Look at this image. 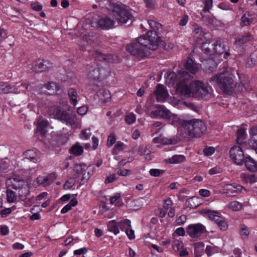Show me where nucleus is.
Listing matches in <instances>:
<instances>
[{"label":"nucleus","mask_w":257,"mask_h":257,"mask_svg":"<svg viewBox=\"0 0 257 257\" xmlns=\"http://www.w3.org/2000/svg\"><path fill=\"white\" fill-rule=\"evenodd\" d=\"M7 200L9 202H14L16 201L17 197L15 194L11 189H7Z\"/></svg>","instance_id":"3c124183"},{"label":"nucleus","mask_w":257,"mask_h":257,"mask_svg":"<svg viewBox=\"0 0 257 257\" xmlns=\"http://www.w3.org/2000/svg\"><path fill=\"white\" fill-rule=\"evenodd\" d=\"M78 201L76 198L71 199L69 203L66 204L61 210V212L62 214L66 213L69 210H70L72 207L76 206L77 204Z\"/></svg>","instance_id":"f704fd0d"},{"label":"nucleus","mask_w":257,"mask_h":257,"mask_svg":"<svg viewBox=\"0 0 257 257\" xmlns=\"http://www.w3.org/2000/svg\"><path fill=\"white\" fill-rule=\"evenodd\" d=\"M115 136L113 134H111L107 139V144L108 146H111L115 143Z\"/></svg>","instance_id":"0e129e2a"},{"label":"nucleus","mask_w":257,"mask_h":257,"mask_svg":"<svg viewBox=\"0 0 257 257\" xmlns=\"http://www.w3.org/2000/svg\"><path fill=\"white\" fill-rule=\"evenodd\" d=\"M164 170L158 169H151L149 171L150 174L152 176L158 177L164 173Z\"/></svg>","instance_id":"4d7b16f0"},{"label":"nucleus","mask_w":257,"mask_h":257,"mask_svg":"<svg viewBox=\"0 0 257 257\" xmlns=\"http://www.w3.org/2000/svg\"><path fill=\"white\" fill-rule=\"evenodd\" d=\"M34 211H38L36 213H34L30 216V219L32 220H39L41 218V214L40 212L42 211V209L40 208L39 205L34 206L31 210V213H33Z\"/></svg>","instance_id":"ea45409f"},{"label":"nucleus","mask_w":257,"mask_h":257,"mask_svg":"<svg viewBox=\"0 0 257 257\" xmlns=\"http://www.w3.org/2000/svg\"><path fill=\"white\" fill-rule=\"evenodd\" d=\"M131 221L127 219H124L119 221V226L120 229L123 230H126L127 228L131 227Z\"/></svg>","instance_id":"37998d69"},{"label":"nucleus","mask_w":257,"mask_h":257,"mask_svg":"<svg viewBox=\"0 0 257 257\" xmlns=\"http://www.w3.org/2000/svg\"><path fill=\"white\" fill-rule=\"evenodd\" d=\"M68 95L71 104L74 106H76L78 101L80 99L76 90L72 88L69 89L68 91Z\"/></svg>","instance_id":"5701e85b"},{"label":"nucleus","mask_w":257,"mask_h":257,"mask_svg":"<svg viewBox=\"0 0 257 257\" xmlns=\"http://www.w3.org/2000/svg\"><path fill=\"white\" fill-rule=\"evenodd\" d=\"M156 98L158 101L164 102L169 96V94L165 87L162 84H158L155 91Z\"/></svg>","instance_id":"2eb2a0df"},{"label":"nucleus","mask_w":257,"mask_h":257,"mask_svg":"<svg viewBox=\"0 0 257 257\" xmlns=\"http://www.w3.org/2000/svg\"><path fill=\"white\" fill-rule=\"evenodd\" d=\"M234 76L226 69L218 73L210 79L212 84H216L224 93L230 94L236 86Z\"/></svg>","instance_id":"20e7f679"},{"label":"nucleus","mask_w":257,"mask_h":257,"mask_svg":"<svg viewBox=\"0 0 257 257\" xmlns=\"http://www.w3.org/2000/svg\"><path fill=\"white\" fill-rule=\"evenodd\" d=\"M202 51L208 55H220L224 52V48L217 40L210 42L206 41L202 45Z\"/></svg>","instance_id":"0eeeda50"},{"label":"nucleus","mask_w":257,"mask_h":257,"mask_svg":"<svg viewBox=\"0 0 257 257\" xmlns=\"http://www.w3.org/2000/svg\"><path fill=\"white\" fill-rule=\"evenodd\" d=\"M154 143L157 144V146L160 147L163 145H171L174 144V142L171 139L165 138L162 136L156 137L153 139Z\"/></svg>","instance_id":"a878e982"},{"label":"nucleus","mask_w":257,"mask_h":257,"mask_svg":"<svg viewBox=\"0 0 257 257\" xmlns=\"http://www.w3.org/2000/svg\"><path fill=\"white\" fill-rule=\"evenodd\" d=\"M76 181V178L75 177H70L66 181L64 185V189L65 190H69L74 185Z\"/></svg>","instance_id":"c03bdc74"},{"label":"nucleus","mask_w":257,"mask_h":257,"mask_svg":"<svg viewBox=\"0 0 257 257\" xmlns=\"http://www.w3.org/2000/svg\"><path fill=\"white\" fill-rule=\"evenodd\" d=\"M74 169L77 175L82 177L83 180H88L92 174L91 170L85 164H77Z\"/></svg>","instance_id":"f8f14e48"},{"label":"nucleus","mask_w":257,"mask_h":257,"mask_svg":"<svg viewBox=\"0 0 257 257\" xmlns=\"http://www.w3.org/2000/svg\"><path fill=\"white\" fill-rule=\"evenodd\" d=\"M91 136L90 130L89 128L82 130L79 135L80 139L83 140H87Z\"/></svg>","instance_id":"6e6d98bb"},{"label":"nucleus","mask_w":257,"mask_h":257,"mask_svg":"<svg viewBox=\"0 0 257 257\" xmlns=\"http://www.w3.org/2000/svg\"><path fill=\"white\" fill-rule=\"evenodd\" d=\"M109 15L119 24H131L134 20L133 11L122 4H111Z\"/></svg>","instance_id":"7ed1b4c3"},{"label":"nucleus","mask_w":257,"mask_h":257,"mask_svg":"<svg viewBox=\"0 0 257 257\" xmlns=\"http://www.w3.org/2000/svg\"><path fill=\"white\" fill-rule=\"evenodd\" d=\"M207 85L199 80L192 81L189 85L185 81L180 82L176 86L175 93L185 97L205 96L208 93Z\"/></svg>","instance_id":"f03ea898"},{"label":"nucleus","mask_w":257,"mask_h":257,"mask_svg":"<svg viewBox=\"0 0 257 257\" xmlns=\"http://www.w3.org/2000/svg\"><path fill=\"white\" fill-rule=\"evenodd\" d=\"M243 179L245 183L252 184L257 182V174L244 175Z\"/></svg>","instance_id":"79ce46f5"},{"label":"nucleus","mask_w":257,"mask_h":257,"mask_svg":"<svg viewBox=\"0 0 257 257\" xmlns=\"http://www.w3.org/2000/svg\"><path fill=\"white\" fill-rule=\"evenodd\" d=\"M44 87L47 90L48 93L50 95L55 94L59 89L58 85L54 82L46 83Z\"/></svg>","instance_id":"473e14b6"},{"label":"nucleus","mask_w":257,"mask_h":257,"mask_svg":"<svg viewBox=\"0 0 257 257\" xmlns=\"http://www.w3.org/2000/svg\"><path fill=\"white\" fill-rule=\"evenodd\" d=\"M125 233L130 239H133L135 238V232L131 227L125 230Z\"/></svg>","instance_id":"e2e57ef3"},{"label":"nucleus","mask_w":257,"mask_h":257,"mask_svg":"<svg viewBox=\"0 0 257 257\" xmlns=\"http://www.w3.org/2000/svg\"><path fill=\"white\" fill-rule=\"evenodd\" d=\"M25 157L30 161L36 163L39 159V153L37 150H30L24 153Z\"/></svg>","instance_id":"393cba45"},{"label":"nucleus","mask_w":257,"mask_h":257,"mask_svg":"<svg viewBox=\"0 0 257 257\" xmlns=\"http://www.w3.org/2000/svg\"><path fill=\"white\" fill-rule=\"evenodd\" d=\"M48 62L42 59H39L35 62L34 70L38 72H41L47 70L48 67L47 66Z\"/></svg>","instance_id":"b1692460"},{"label":"nucleus","mask_w":257,"mask_h":257,"mask_svg":"<svg viewBox=\"0 0 257 257\" xmlns=\"http://www.w3.org/2000/svg\"><path fill=\"white\" fill-rule=\"evenodd\" d=\"M13 86L15 88V90H16V92H13V93L15 94H18L21 92L26 93V91H30L31 87L29 84L25 82H18L15 85H13Z\"/></svg>","instance_id":"4be33fe9"},{"label":"nucleus","mask_w":257,"mask_h":257,"mask_svg":"<svg viewBox=\"0 0 257 257\" xmlns=\"http://www.w3.org/2000/svg\"><path fill=\"white\" fill-rule=\"evenodd\" d=\"M249 134L251 137L249 140V144L257 153V126L252 127L249 131Z\"/></svg>","instance_id":"6ab92c4d"},{"label":"nucleus","mask_w":257,"mask_h":257,"mask_svg":"<svg viewBox=\"0 0 257 257\" xmlns=\"http://www.w3.org/2000/svg\"><path fill=\"white\" fill-rule=\"evenodd\" d=\"M201 213L215 222L220 219V217L216 212L204 209L201 211Z\"/></svg>","instance_id":"2f4dec72"},{"label":"nucleus","mask_w":257,"mask_h":257,"mask_svg":"<svg viewBox=\"0 0 257 257\" xmlns=\"http://www.w3.org/2000/svg\"><path fill=\"white\" fill-rule=\"evenodd\" d=\"M198 200V198L195 197H192L188 199V205L190 206V207L191 208H196L199 204H195V203L197 202Z\"/></svg>","instance_id":"bf43d9fd"},{"label":"nucleus","mask_w":257,"mask_h":257,"mask_svg":"<svg viewBox=\"0 0 257 257\" xmlns=\"http://www.w3.org/2000/svg\"><path fill=\"white\" fill-rule=\"evenodd\" d=\"M51 128H52V127L47 120L43 118H39L38 119L37 129L38 132L41 135H45L46 132H48L49 129Z\"/></svg>","instance_id":"dca6fc26"},{"label":"nucleus","mask_w":257,"mask_h":257,"mask_svg":"<svg viewBox=\"0 0 257 257\" xmlns=\"http://www.w3.org/2000/svg\"><path fill=\"white\" fill-rule=\"evenodd\" d=\"M185 68L192 74H195L199 68V65L194 62L192 59L188 58L185 64Z\"/></svg>","instance_id":"aec40b11"},{"label":"nucleus","mask_w":257,"mask_h":257,"mask_svg":"<svg viewBox=\"0 0 257 257\" xmlns=\"http://www.w3.org/2000/svg\"><path fill=\"white\" fill-rule=\"evenodd\" d=\"M231 160L237 165H241L245 158L242 149L238 146L232 147L229 151Z\"/></svg>","instance_id":"9d476101"},{"label":"nucleus","mask_w":257,"mask_h":257,"mask_svg":"<svg viewBox=\"0 0 257 257\" xmlns=\"http://www.w3.org/2000/svg\"><path fill=\"white\" fill-rule=\"evenodd\" d=\"M17 190L20 196H25L30 192V187L27 182L20 180Z\"/></svg>","instance_id":"a211bd4d"},{"label":"nucleus","mask_w":257,"mask_h":257,"mask_svg":"<svg viewBox=\"0 0 257 257\" xmlns=\"http://www.w3.org/2000/svg\"><path fill=\"white\" fill-rule=\"evenodd\" d=\"M103 71V70H101L99 67L92 68L89 71L88 77L94 80L103 78L104 77Z\"/></svg>","instance_id":"f3484780"},{"label":"nucleus","mask_w":257,"mask_h":257,"mask_svg":"<svg viewBox=\"0 0 257 257\" xmlns=\"http://www.w3.org/2000/svg\"><path fill=\"white\" fill-rule=\"evenodd\" d=\"M215 152V149L212 147H208L203 150V153L205 156H209L212 155Z\"/></svg>","instance_id":"052dcab7"},{"label":"nucleus","mask_w":257,"mask_h":257,"mask_svg":"<svg viewBox=\"0 0 257 257\" xmlns=\"http://www.w3.org/2000/svg\"><path fill=\"white\" fill-rule=\"evenodd\" d=\"M199 195L203 197H207L210 195V191L207 189H201L199 191Z\"/></svg>","instance_id":"69168bd1"},{"label":"nucleus","mask_w":257,"mask_h":257,"mask_svg":"<svg viewBox=\"0 0 257 257\" xmlns=\"http://www.w3.org/2000/svg\"><path fill=\"white\" fill-rule=\"evenodd\" d=\"M97 95L99 97V100L104 103L108 101L111 97L110 93L107 89L100 90L97 93Z\"/></svg>","instance_id":"c756f323"},{"label":"nucleus","mask_w":257,"mask_h":257,"mask_svg":"<svg viewBox=\"0 0 257 257\" xmlns=\"http://www.w3.org/2000/svg\"><path fill=\"white\" fill-rule=\"evenodd\" d=\"M213 0H205V6L203 9V12L207 13L211 9L213 5Z\"/></svg>","instance_id":"13d9d810"},{"label":"nucleus","mask_w":257,"mask_h":257,"mask_svg":"<svg viewBox=\"0 0 257 257\" xmlns=\"http://www.w3.org/2000/svg\"><path fill=\"white\" fill-rule=\"evenodd\" d=\"M218 227L222 230H225L228 228V224L227 222L224 221L221 217L220 219L216 221Z\"/></svg>","instance_id":"5fc2aeb1"},{"label":"nucleus","mask_w":257,"mask_h":257,"mask_svg":"<svg viewBox=\"0 0 257 257\" xmlns=\"http://www.w3.org/2000/svg\"><path fill=\"white\" fill-rule=\"evenodd\" d=\"M116 22L110 15L104 18L97 19L93 18L91 21V26L95 28H100L103 30H108L112 28Z\"/></svg>","instance_id":"6e6552de"},{"label":"nucleus","mask_w":257,"mask_h":257,"mask_svg":"<svg viewBox=\"0 0 257 257\" xmlns=\"http://www.w3.org/2000/svg\"><path fill=\"white\" fill-rule=\"evenodd\" d=\"M234 189V186H233V184H228L224 185L220 191L221 193H233V190Z\"/></svg>","instance_id":"09e8293b"},{"label":"nucleus","mask_w":257,"mask_h":257,"mask_svg":"<svg viewBox=\"0 0 257 257\" xmlns=\"http://www.w3.org/2000/svg\"><path fill=\"white\" fill-rule=\"evenodd\" d=\"M205 251L208 256L218 251V248L213 245H207L205 248Z\"/></svg>","instance_id":"603ef678"},{"label":"nucleus","mask_w":257,"mask_h":257,"mask_svg":"<svg viewBox=\"0 0 257 257\" xmlns=\"http://www.w3.org/2000/svg\"><path fill=\"white\" fill-rule=\"evenodd\" d=\"M60 120L63 123L71 126L72 128H79L80 127V123L77 119L75 115L70 111L63 112Z\"/></svg>","instance_id":"1a4fd4ad"},{"label":"nucleus","mask_w":257,"mask_h":257,"mask_svg":"<svg viewBox=\"0 0 257 257\" xmlns=\"http://www.w3.org/2000/svg\"><path fill=\"white\" fill-rule=\"evenodd\" d=\"M222 171V170L221 168L218 167H215L210 169L209 170L208 173L210 175H215L221 173Z\"/></svg>","instance_id":"680f3d73"},{"label":"nucleus","mask_w":257,"mask_h":257,"mask_svg":"<svg viewBox=\"0 0 257 257\" xmlns=\"http://www.w3.org/2000/svg\"><path fill=\"white\" fill-rule=\"evenodd\" d=\"M180 121L181 122L178 123V128L182 127L191 137H199L206 130L203 121L200 119L184 121L180 119Z\"/></svg>","instance_id":"39448f33"},{"label":"nucleus","mask_w":257,"mask_h":257,"mask_svg":"<svg viewBox=\"0 0 257 257\" xmlns=\"http://www.w3.org/2000/svg\"><path fill=\"white\" fill-rule=\"evenodd\" d=\"M227 208L234 211H237L242 208V204L237 201L230 202L227 206Z\"/></svg>","instance_id":"58836bf2"},{"label":"nucleus","mask_w":257,"mask_h":257,"mask_svg":"<svg viewBox=\"0 0 257 257\" xmlns=\"http://www.w3.org/2000/svg\"><path fill=\"white\" fill-rule=\"evenodd\" d=\"M253 18L251 15L247 12H246L241 18L240 25L242 26H247L250 25L252 21Z\"/></svg>","instance_id":"7c9ffc66"},{"label":"nucleus","mask_w":257,"mask_h":257,"mask_svg":"<svg viewBox=\"0 0 257 257\" xmlns=\"http://www.w3.org/2000/svg\"><path fill=\"white\" fill-rule=\"evenodd\" d=\"M111 204H114L115 206H119L121 205L122 201L119 194H115L110 199Z\"/></svg>","instance_id":"49530a36"},{"label":"nucleus","mask_w":257,"mask_h":257,"mask_svg":"<svg viewBox=\"0 0 257 257\" xmlns=\"http://www.w3.org/2000/svg\"><path fill=\"white\" fill-rule=\"evenodd\" d=\"M244 164L247 170L251 172L257 171V162L250 157H246L244 159Z\"/></svg>","instance_id":"412c9836"},{"label":"nucleus","mask_w":257,"mask_h":257,"mask_svg":"<svg viewBox=\"0 0 257 257\" xmlns=\"http://www.w3.org/2000/svg\"><path fill=\"white\" fill-rule=\"evenodd\" d=\"M186 231L190 237L197 238L205 231V227L200 223L190 224Z\"/></svg>","instance_id":"9b49d317"},{"label":"nucleus","mask_w":257,"mask_h":257,"mask_svg":"<svg viewBox=\"0 0 257 257\" xmlns=\"http://www.w3.org/2000/svg\"><path fill=\"white\" fill-rule=\"evenodd\" d=\"M87 110V107L86 106H82L78 108L77 112L79 115H83L86 113Z\"/></svg>","instance_id":"774afa93"},{"label":"nucleus","mask_w":257,"mask_h":257,"mask_svg":"<svg viewBox=\"0 0 257 257\" xmlns=\"http://www.w3.org/2000/svg\"><path fill=\"white\" fill-rule=\"evenodd\" d=\"M148 24L151 30L147 35L140 37L126 46V51L139 59L149 56L150 51L156 49L162 42L160 36L162 25L154 20L148 21Z\"/></svg>","instance_id":"f257e3e1"},{"label":"nucleus","mask_w":257,"mask_h":257,"mask_svg":"<svg viewBox=\"0 0 257 257\" xmlns=\"http://www.w3.org/2000/svg\"><path fill=\"white\" fill-rule=\"evenodd\" d=\"M204 249V244L202 242L196 243L195 246V253L196 257L201 255L202 251Z\"/></svg>","instance_id":"8fccbe9b"},{"label":"nucleus","mask_w":257,"mask_h":257,"mask_svg":"<svg viewBox=\"0 0 257 257\" xmlns=\"http://www.w3.org/2000/svg\"><path fill=\"white\" fill-rule=\"evenodd\" d=\"M173 249L175 251H179L180 250L184 247V243L182 241L174 239L172 243Z\"/></svg>","instance_id":"de8ad7c7"},{"label":"nucleus","mask_w":257,"mask_h":257,"mask_svg":"<svg viewBox=\"0 0 257 257\" xmlns=\"http://www.w3.org/2000/svg\"><path fill=\"white\" fill-rule=\"evenodd\" d=\"M203 65L208 72H212L216 68V64L212 60L205 61Z\"/></svg>","instance_id":"4c0bfd02"},{"label":"nucleus","mask_w":257,"mask_h":257,"mask_svg":"<svg viewBox=\"0 0 257 257\" xmlns=\"http://www.w3.org/2000/svg\"><path fill=\"white\" fill-rule=\"evenodd\" d=\"M45 111L50 117L59 120L63 112L60 107L56 105H48L45 107Z\"/></svg>","instance_id":"4468645a"},{"label":"nucleus","mask_w":257,"mask_h":257,"mask_svg":"<svg viewBox=\"0 0 257 257\" xmlns=\"http://www.w3.org/2000/svg\"><path fill=\"white\" fill-rule=\"evenodd\" d=\"M250 61L251 63H250L249 62H248L247 63L249 67H252L257 64V51L253 52L250 55Z\"/></svg>","instance_id":"864d4df0"},{"label":"nucleus","mask_w":257,"mask_h":257,"mask_svg":"<svg viewBox=\"0 0 257 257\" xmlns=\"http://www.w3.org/2000/svg\"><path fill=\"white\" fill-rule=\"evenodd\" d=\"M185 160V157L182 155H176L168 159L166 162L170 164H179L184 162Z\"/></svg>","instance_id":"72a5a7b5"},{"label":"nucleus","mask_w":257,"mask_h":257,"mask_svg":"<svg viewBox=\"0 0 257 257\" xmlns=\"http://www.w3.org/2000/svg\"><path fill=\"white\" fill-rule=\"evenodd\" d=\"M107 227L108 230L113 232L115 235L118 234L119 232V221L116 222L114 220L110 221L108 223Z\"/></svg>","instance_id":"c85d7f7f"},{"label":"nucleus","mask_w":257,"mask_h":257,"mask_svg":"<svg viewBox=\"0 0 257 257\" xmlns=\"http://www.w3.org/2000/svg\"><path fill=\"white\" fill-rule=\"evenodd\" d=\"M151 114L157 117L172 120V124L176 126H178V123L181 122L180 118L176 115L172 114L168 109L162 105L157 106L155 109L152 111Z\"/></svg>","instance_id":"423d86ee"},{"label":"nucleus","mask_w":257,"mask_h":257,"mask_svg":"<svg viewBox=\"0 0 257 257\" xmlns=\"http://www.w3.org/2000/svg\"><path fill=\"white\" fill-rule=\"evenodd\" d=\"M236 142L238 144H242L244 143L245 136V130L243 128L238 129L237 132Z\"/></svg>","instance_id":"a19ab883"},{"label":"nucleus","mask_w":257,"mask_h":257,"mask_svg":"<svg viewBox=\"0 0 257 257\" xmlns=\"http://www.w3.org/2000/svg\"><path fill=\"white\" fill-rule=\"evenodd\" d=\"M136 120V116L133 113L130 112L127 113L125 117V121L128 124H132L135 122Z\"/></svg>","instance_id":"a18cd8bd"},{"label":"nucleus","mask_w":257,"mask_h":257,"mask_svg":"<svg viewBox=\"0 0 257 257\" xmlns=\"http://www.w3.org/2000/svg\"><path fill=\"white\" fill-rule=\"evenodd\" d=\"M166 84L170 87L174 86L177 75L174 72L167 73L165 75Z\"/></svg>","instance_id":"cd10ccee"},{"label":"nucleus","mask_w":257,"mask_h":257,"mask_svg":"<svg viewBox=\"0 0 257 257\" xmlns=\"http://www.w3.org/2000/svg\"><path fill=\"white\" fill-rule=\"evenodd\" d=\"M233 186L234 187V189H233V193H241L242 190H245L244 188L240 185L233 184Z\"/></svg>","instance_id":"338daca9"},{"label":"nucleus","mask_w":257,"mask_h":257,"mask_svg":"<svg viewBox=\"0 0 257 257\" xmlns=\"http://www.w3.org/2000/svg\"><path fill=\"white\" fill-rule=\"evenodd\" d=\"M19 181L15 178H9L6 181L7 189H15L17 190Z\"/></svg>","instance_id":"c9c22d12"},{"label":"nucleus","mask_w":257,"mask_h":257,"mask_svg":"<svg viewBox=\"0 0 257 257\" xmlns=\"http://www.w3.org/2000/svg\"><path fill=\"white\" fill-rule=\"evenodd\" d=\"M83 151V147L78 143L74 145L70 149V153L76 156L81 155Z\"/></svg>","instance_id":"e433bc0d"},{"label":"nucleus","mask_w":257,"mask_h":257,"mask_svg":"<svg viewBox=\"0 0 257 257\" xmlns=\"http://www.w3.org/2000/svg\"><path fill=\"white\" fill-rule=\"evenodd\" d=\"M14 87L13 85L9 84L4 82H0V94H7L9 93H13L16 90Z\"/></svg>","instance_id":"bb28decb"},{"label":"nucleus","mask_w":257,"mask_h":257,"mask_svg":"<svg viewBox=\"0 0 257 257\" xmlns=\"http://www.w3.org/2000/svg\"><path fill=\"white\" fill-rule=\"evenodd\" d=\"M57 177L56 173H51L47 175H40L36 179L37 185L48 186L51 184Z\"/></svg>","instance_id":"ddd939ff"}]
</instances>
